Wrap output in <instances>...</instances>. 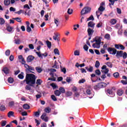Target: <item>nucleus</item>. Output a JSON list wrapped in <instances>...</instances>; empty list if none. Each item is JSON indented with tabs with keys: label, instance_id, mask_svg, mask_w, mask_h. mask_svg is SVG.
Masks as SVG:
<instances>
[{
	"label": "nucleus",
	"instance_id": "423d86ee",
	"mask_svg": "<svg viewBox=\"0 0 127 127\" xmlns=\"http://www.w3.org/2000/svg\"><path fill=\"white\" fill-rule=\"evenodd\" d=\"M115 47L116 49H119V50H125V47L122 44H115Z\"/></svg>",
	"mask_w": 127,
	"mask_h": 127
},
{
	"label": "nucleus",
	"instance_id": "c85d7f7f",
	"mask_svg": "<svg viewBox=\"0 0 127 127\" xmlns=\"http://www.w3.org/2000/svg\"><path fill=\"white\" fill-rule=\"evenodd\" d=\"M18 78H19V79H21V80H22L24 78V75H23V72H21V74H19L18 75Z\"/></svg>",
	"mask_w": 127,
	"mask_h": 127
},
{
	"label": "nucleus",
	"instance_id": "cd10ccee",
	"mask_svg": "<svg viewBox=\"0 0 127 127\" xmlns=\"http://www.w3.org/2000/svg\"><path fill=\"white\" fill-rule=\"evenodd\" d=\"M45 112L47 114H49L50 112H51V108H50V107H46L45 109Z\"/></svg>",
	"mask_w": 127,
	"mask_h": 127
},
{
	"label": "nucleus",
	"instance_id": "6e6d98bb",
	"mask_svg": "<svg viewBox=\"0 0 127 127\" xmlns=\"http://www.w3.org/2000/svg\"><path fill=\"white\" fill-rule=\"evenodd\" d=\"M67 13L68 14H72V13H73V9H70V8H68L67 10Z\"/></svg>",
	"mask_w": 127,
	"mask_h": 127
},
{
	"label": "nucleus",
	"instance_id": "bb28decb",
	"mask_svg": "<svg viewBox=\"0 0 127 127\" xmlns=\"http://www.w3.org/2000/svg\"><path fill=\"white\" fill-rule=\"evenodd\" d=\"M12 29H13V27H11L10 26H8L6 28V30L8 32H11V31H12Z\"/></svg>",
	"mask_w": 127,
	"mask_h": 127
},
{
	"label": "nucleus",
	"instance_id": "393cba45",
	"mask_svg": "<svg viewBox=\"0 0 127 127\" xmlns=\"http://www.w3.org/2000/svg\"><path fill=\"white\" fill-rule=\"evenodd\" d=\"M23 108L25 110H29V109H30V106L28 104H24L23 105Z\"/></svg>",
	"mask_w": 127,
	"mask_h": 127
},
{
	"label": "nucleus",
	"instance_id": "8fccbe9b",
	"mask_svg": "<svg viewBox=\"0 0 127 127\" xmlns=\"http://www.w3.org/2000/svg\"><path fill=\"white\" fill-rule=\"evenodd\" d=\"M48 80L49 81H53L54 82H55V81H56V77H49Z\"/></svg>",
	"mask_w": 127,
	"mask_h": 127
},
{
	"label": "nucleus",
	"instance_id": "f704fd0d",
	"mask_svg": "<svg viewBox=\"0 0 127 127\" xmlns=\"http://www.w3.org/2000/svg\"><path fill=\"white\" fill-rule=\"evenodd\" d=\"M12 19L16 20L17 22H21V18L19 17L12 18Z\"/></svg>",
	"mask_w": 127,
	"mask_h": 127
},
{
	"label": "nucleus",
	"instance_id": "1a4fd4ad",
	"mask_svg": "<svg viewBox=\"0 0 127 127\" xmlns=\"http://www.w3.org/2000/svg\"><path fill=\"white\" fill-rule=\"evenodd\" d=\"M46 116V113H44L41 116V119L42 120H44V121L46 122H48V120H49V118H48V117H46L45 116Z\"/></svg>",
	"mask_w": 127,
	"mask_h": 127
},
{
	"label": "nucleus",
	"instance_id": "6e6552de",
	"mask_svg": "<svg viewBox=\"0 0 127 127\" xmlns=\"http://www.w3.org/2000/svg\"><path fill=\"white\" fill-rule=\"evenodd\" d=\"M123 54H124V51H117L116 57H117V58H119V57H123Z\"/></svg>",
	"mask_w": 127,
	"mask_h": 127
},
{
	"label": "nucleus",
	"instance_id": "c756f323",
	"mask_svg": "<svg viewBox=\"0 0 127 127\" xmlns=\"http://www.w3.org/2000/svg\"><path fill=\"white\" fill-rule=\"evenodd\" d=\"M46 43L47 45V47L48 48H51V46H52V44H51V42L48 40L46 41Z\"/></svg>",
	"mask_w": 127,
	"mask_h": 127
},
{
	"label": "nucleus",
	"instance_id": "7ed1b4c3",
	"mask_svg": "<svg viewBox=\"0 0 127 127\" xmlns=\"http://www.w3.org/2000/svg\"><path fill=\"white\" fill-rule=\"evenodd\" d=\"M107 83L105 82H100L98 83L97 85L94 86V90H99L101 88H104V87H107Z\"/></svg>",
	"mask_w": 127,
	"mask_h": 127
},
{
	"label": "nucleus",
	"instance_id": "680f3d73",
	"mask_svg": "<svg viewBox=\"0 0 127 127\" xmlns=\"http://www.w3.org/2000/svg\"><path fill=\"white\" fill-rule=\"evenodd\" d=\"M83 49H84L85 51H88V49H89V47H88L87 45H85L83 46Z\"/></svg>",
	"mask_w": 127,
	"mask_h": 127
},
{
	"label": "nucleus",
	"instance_id": "69168bd1",
	"mask_svg": "<svg viewBox=\"0 0 127 127\" xmlns=\"http://www.w3.org/2000/svg\"><path fill=\"white\" fill-rule=\"evenodd\" d=\"M54 22H55V24H56V26L58 27V25L59 24V22H60L59 21V20L56 19H55Z\"/></svg>",
	"mask_w": 127,
	"mask_h": 127
},
{
	"label": "nucleus",
	"instance_id": "de8ad7c7",
	"mask_svg": "<svg viewBox=\"0 0 127 127\" xmlns=\"http://www.w3.org/2000/svg\"><path fill=\"white\" fill-rule=\"evenodd\" d=\"M95 74L96 75L100 76V75H101V71H100V69H96L95 70Z\"/></svg>",
	"mask_w": 127,
	"mask_h": 127
},
{
	"label": "nucleus",
	"instance_id": "b1692460",
	"mask_svg": "<svg viewBox=\"0 0 127 127\" xmlns=\"http://www.w3.org/2000/svg\"><path fill=\"white\" fill-rule=\"evenodd\" d=\"M54 52L56 55H60V52H59V50L58 49L56 48L54 50Z\"/></svg>",
	"mask_w": 127,
	"mask_h": 127
},
{
	"label": "nucleus",
	"instance_id": "5fc2aeb1",
	"mask_svg": "<svg viewBox=\"0 0 127 127\" xmlns=\"http://www.w3.org/2000/svg\"><path fill=\"white\" fill-rule=\"evenodd\" d=\"M36 53L37 54V55H38V57H40V58H43V57H42V56L41 55V53L38 52H36Z\"/></svg>",
	"mask_w": 127,
	"mask_h": 127
},
{
	"label": "nucleus",
	"instance_id": "6ab92c4d",
	"mask_svg": "<svg viewBox=\"0 0 127 127\" xmlns=\"http://www.w3.org/2000/svg\"><path fill=\"white\" fill-rule=\"evenodd\" d=\"M59 90L61 94H64V93H65V89L64 88V87H60Z\"/></svg>",
	"mask_w": 127,
	"mask_h": 127
},
{
	"label": "nucleus",
	"instance_id": "5701e85b",
	"mask_svg": "<svg viewBox=\"0 0 127 127\" xmlns=\"http://www.w3.org/2000/svg\"><path fill=\"white\" fill-rule=\"evenodd\" d=\"M14 115V112L12 111H9L7 114L8 118H11V117H13Z\"/></svg>",
	"mask_w": 127,
	"mask_h": 127
},
{
	"label": "nucleus",
	"instance_id": "49530a36",
	"mask_svg": "<svg viewBox=\"0 0 127 127\" xmlns=\"http://www.w3.org/2000/svg\"><path fill=\"white\" fill-rule=\"evenodd\" d=\"M122 57H123V59H127V52L123 53V54L122 55Z\"/></svg>",
	"mask_w": 127,
	"mask_h": 127
},
{
	"label": "nucleus",
	"instance_id": "bf43d9fd",
	"mask_svg": "<svg viewBox=\"0 0 127 127\" xmlns=\"http://www.w3.org/2000/svg\"><path fill=\"white\" fill-rule=\"evenodd\" d=\"M13 106H14V102L13 101H11L9 102V107H12Z\"/></svg>",
	"mask_w": 127,
	"mask_h": 127
},
{
	"label": "nucleus",
	"instance_id": "9b49d317",
	"mask_svg": "<svg viewBox=\"0 0 127 127\" xmlns=\"http://www.w3.org/2000/svg\"><path fill=\"white\" fill-rule=\"evenodd\" d=\"M34 60V57L32 55H30L27 58V62L29 63L31 62V61H33Z\"/></svg>",
	"mask_w": 127,
	"mask_h": 127
},
{
	"label": "nucleus",
	"instance_id": "13d9d810",
	"mask_svg": "<svg viewBox=\"0 0 127 127\" xmlns=\"http://www.w3.org/2000/svg\"><path fill=\"white\" fill-rule=\"evenodd\" d=\"M86 94H87V95H89V96H91V94H92V91L90 89H87L86 90Z\"/></svg>",
	"mask_w": 127,
	"mask_h": 127
},
{
	"label": "nucleus",
	"instance_id": "f3484780",
	"mask_svg": "<svg viewBox=\"0 0 127 127\" xmlns=\"http://www.w3.org/2000/svg\"><path fill=\"white\" fill-rule=\"evenodd\" d=\"M4 4L5 6H8L10 4V0H4Z\"/></svg>",
	"mask_w": 127,
	"mask_h": 127
},
{
	"label": "nucleus",
	"instance_id": "603ef678",
	"mask_svg": "<svg viewBox=\"0 0 127 127\" xmlns=\"http://www.w3.org/2000/svg\"><path fill=\"white\" fill-rule=\"evenodd\" d=\"M61 68L62 72H63L64 73V74H65L66 73V68L63 67L62 68V66L61 65Z\"/></svg>",
	"mask_w": 127,
	"mask_h": 127
},
{
	"label": "nucleus",
	"instance_id": "412c9836",
	"mask_svg": "<svg viewBox=\"0 0 127 127\" xmlns=\"http://www.w3.org/2000/svg\"><path fill=\"white\" fill-rule=\"evenodd\" d=\"M123 94H124V90L122 89H119L117 91V95L119 96H123Z\"/></svg>",
	"mask_w": 127,
	"mask_h": 127
},
{
	"label": "nucleus",
	"instance_id": "864d4df0",
	"mask_svg": "<svg viewBox=\"0 0 127 127\" xmlns=\"http://www.w3.org/2000/svg\"><path fill=\"white\" fill-rule=\"evenodd\" d=\"M86 82V80L85 79H82L79 80L78 83L79 84H83V83H85Z\"/></svg>",
	"mask_w": 127,
	"mask_h": 127
},
{
	"label": "nucleus",
	"instance_id": "e2e57ef3",
	"mask_svg": "<svg viewBox=\"0 0 127 127\" xmlns=\"http://www.w3.org/2000/svg\"><path fill=\"white\" fill-rule=\"evenodd\" d=\"M35 121L36 124H37L36 126L38 127L39 126V125H40V122L37 119H35Z\"/></svg>",
	"mask_w": 127,
	"mask_h": 127
},
{
	"label": "nucleus",
	"instance_id": "0eeeda50",
	"mask_svg": "<svg viewBox=\"0 0 127 127\" xmlns=\"http://www.w3.org/2000/svg\"><path fill=\"white\" fill-rule=\"evenodd\" d=\"M102 70H101L102 73H104V74H108L110 70L109 68H107V66L106 65H104L101 67Z\"/></svg>",
	"mask_w": 127,
	"mask_h": 127
},
{
	"label": "nucleus",
	"instance_id": "9d476101",
	"mask_svg": "<svg viewBox=\"0 0 127 127\" xmlns=\"http://www.w3.org/2000/svg\"><path fill=\"white\" fill-rule=\"evenodd\" d=\"M55 35L53 36V39L54 40H57L58 42L60 41V37H59V34L57 33V34L55 33Z\"/></svg>",
	"mask_w": 127,
	"mask_h": 127
},
{
	"label": "nucleus",
	"instance_id": "2f4dec72",
	"mask_svg": "<svg viewBox=\"0 0 127 127\" xmlns=\"http://www.w3.org/2000/svg\"><path fill=\"white\" fill-rule=\"evenodd\" d=\"M36 84L40 86V85H41V84H42V80L40 79H37Z\"/></svg>",
	"mask_w": 127,
	"mask_h": 127
},
{
	"label": "nucleus",
	"instance_id": "f257e3e1",
	"mask_svg": "<svg viewBox=\"0 0 127 127\" xmlns=\"http://www.w3.org/2000/svg\"><path fill=\"white\" fill-rule=\"evenodd\" d=\"M26 84H30V85H34L36 82V76L32 73H27L26 75L25 79L21 82V84L25 83Z\"/></svg>",
	"mask_w": 127,
	"mask_h": 127
},
{
	"label": "nucleus",
	"instance_id": "338daca9",
	"mask_svg": "<svg viewBox=\"0 0 127 127\" xmlns=\"http://www.w3.org/2000/svg\"><path fill=\"white\" fill-rule=\"evenodd\" d=\"M9 59L10 61H13V60H14V57L13 55H10Z\"/></svg>",
	"mask_w": 127,
	"mask_h": 127
},
{
	"label": "nucleus",
	"instance_id": "c03bdc74",
	"mask_svg": "<svg viewBox=\"0 0 127 127\" xmlns=\"http://www.w3.org/2000/svg\"><path fill=\"white\" fill-rule=\"evenodd\" d=\"M4 19L2 18H0V25H2V24H4Z\"/></svg>",
	"mask_w": 127,
	"mask_h": 127
},
{
	"label": "nucleus",
	"instance_id": "ea45409f",
	"mask_svg": "<svg viewBox=\"0 0 127 127\" xmlns=\"http://www.w3.org/2000/svg\"><path fill=\"white\" fill-rule=\"evenodd\" d=\"M74 55L75 56H79V55H80V52L78 50L75 51L74 52Z\"/></svg>",
	"mask_w": 127,
	"mask_h": 127
},
{
	"label": "nucleus",
	"instance_id": "39448f33",
	"mask_svg": "<svg viewBox=\"0 0 127 127\" xmlns=\"http://www.w3.org/2000/svg\"><path fill=\"white\" fill-rule=\"evenodd\" d=\"M107 50L108 52H109L110 54H111L112 55H116L117 54V50L115 48L109 47Z\"/></svg>",
	"mask_w": 127,
	"mask_h": 127
},
{
	"label": "nucleus",
	"instance_id": "72a5a7b5",
	"mask_svg": "<svg viewBox=\"0 0 127 127\" xmlns=\"http://www.w3.org/2000/svg\"><path fill=\"white\" fill-rule=\"evenodd\" d=\"M5 110V106L4 105H2L0 106V111L1 112H3Z\"/></svg>",
	"mask_w": 127,
	"mask_h": 127
},
{
	"label": "nucleus",
	"instance_id": "a18cd8bd",
	"mask_svg": "<svg viewBox=\"0 0 127 127\" xmlns=\"http://www.w3.org/2000/svg\"><path fill=\"white\" fill-rule=\"evenodd\" d=\"M8 82L10 83H13V78L12 77H9L8 78Z\"/></svg>",
	"mask_w": 127,
	"mask_h": 127
},
{
	"label": "nucleus",
	"instance_id": "aec40b11",
	"mask_svg": "<svg viewBox=\"0 0 127 127\" xmlns=\"http://www.w3.org/2000/svg\"><path fill=\"white\" fill-rule=\"evenodd\" d=\"M35 69H36V71H37V72L38 73H41V72H42V68H41V67H40V66L36 67Z\"/></svg>",
	"mask_w": 127,
	"mask_h": 127
},
{
	"label": "nucleus",
	"instance_id": "a211bd4d",
	"mask_svg": "<svg viewBox=\"0 0 127 127\" xmlns=\"http://www.w3.org/2000/svg\"><path fill=\"white\" fill-rule=\"evenodd\" d=\"M117 22L118 21L116 19H111L110 21V23L112 25H115V24H116Z\"/></svg>",
	"mask_w": 127,
	"mask_h": 127
},
{
	"label": "nucleus",
	"instance_id": "e433bc0d",
	"mask_svg": "<svg viewBox=\"0 0 127 127\" xmlns=\"http://www.w3.org/2000/svg\"><path fill=\"white\" fill-rule=\"evenodd\" d=\"M89 20H95V18L93 15H91L88 18H87V21H89Z\"/></svg>",
	"mask_w": 127,
	"mask_h": 127
},
{
	"label": "nucleus",
	"instance_id": "0e129e2a",
	"mask_svg": "<svg viewBox=\"0 0 127 127\" xmlns=\"http://www.w3.org/2000/svg\"><path fill=\"white\" fill-rule=\"evenodd\" d=\"M121 83L123 84V85H127V79L126 80H121Z\"/></svg>",
	"mask_w": 127,
	"mask_h": 127
},
{
	"label": "nucleus",
	"instance_id": "2eb2a0df",
	"mask_svg": "<svg viewBox=\"0 0 127 127\" xmlns=\"http://www.w3.org/2000/svg\"><path fill=\"white\" fill-rule=\"evenodd\" d=\"M93 66L89 65V67H88L87 66L85 67L86 70L88 71V72H89L90 73H92L93 72Z\"/></svg>",
	"mask_w": 127,
	"mask_h": 127
},
{
	"label": "nucleus",
	"instance_id": "f8f14e48",
	"mask_svg": "<svg viewBox=\"0 0 127 127\" xmlns=\"http://www.w3.org/2000/svg\"><path fill=\"white\" fill-rule=\"evenodd\" d=\"M87 33L88 36H92V34L94 33V30H92V29L89 28L87 29Z\"/></svg>",
	"mask_w": 127,
	"mask_h": 127
},
{
	"label": "nucleus",
	"instance_id": "052dcab7",
	"mask_svg": "<svg viewBox=\"0 0 127 127\" xmlns=\"http://www.w3.org/2000/svg\"><path fill=\"white\" fill-rule=\"evenodd\" d=\"M5 125H6V122L5 121H2L1 124V127H4Z\"/></svg>",
	"mask_w": 127,
	"mask_h": 127
},
{
	"label": "nucleus",
	"instance_id": "37998d69",
	"mask_svg": "<svg viewBox=\"0 0 127 127\" xmlns=\"http://www.w3.org/2000/svg\"><path fill=\"white\" fill-rule=\"evenodd\" d=\"M105 10V7L103 6H100L98 8V11H104Z\"/></svg>",
	"mask_w": 127,
	"mask_h": 127
},
{
	"label": "nucleus",
	"instance_id": "79ce46f5",
	"mask_svg": "<svg viewBox=\"0 0 127 127\" xmlns=\"http://www.w3.org/2000/svg\"><path fill=\"white\" fill-rule=\"evenodd\" d=\"M5 55L6 56H9V55H10V51L9 50H7L5 52Z\"/></svg>",
	"mask_w": 127,
	"mask_h": 127
},
{
	"label": "nucleus",
	"instance_id": "a19ab883",
	"mask_svg": "<svg viewBox=\"0 0 127 127\" xmlns=\"http://www.w3.org/2000/svg\"><path fill=\"white\" fill-rule=\"evenodd\" d=\"M106 64L108 67H109V68L113 67V64H112V63L107 62Z\"/></svg>",
	"mask_w": 127,
	"mask_h": 127
},
{
	"label": "nucleus",
	"instance_id": "dca6fc26",
	"mask_svg": "<svg viewBox=\"0 0 127 127\" xmlns=\"http://www.w3.org/2000/svg\"><path fill=\"white\" fill-rule=\"evenodd\" d=\"M2 71L6 74H9V69L8 67H4L2 69Z\"/></svg>",
	"mask_w": 127,
	"mask_h": 127
},
{
	"label": "nucleus",
	"instance_id": "ddd939ff",
	"mask_svg": "<svg viewBox=\"0 0 127 127\" xmlns=\"http://www.w3.org/2000/svg\"><path fill=\"white\" fill-rule=\"evenodd\" d=\"M30 84H27V85H26L25 87V90H26L27 91H30V90H31V87L33 86V84H32L31 85H30Z\"/></svg>",
	"mask_w": 127,
	"mask_h": 127
},
{
	"label": "nucleus",
	"instance_id": "4be33fe9",
	"mask_svg": "<svg viewBox=\"0 0 127 127\" xmlns=\"http://www.w3.org/2000/svg\"><path fill=\"white\" fill-rule=\"evenodd\" d=\"M50 85L54 90L55 89H58V86H57V85L56 83H51Z\"/></svg>",
	"mask_w": 127,
	"mask_h": 127
},
{
	"label": "nucleus",
	"instance_id": "774afa93",
	"mask_svg": "<svg viewBox=\"0 0 127 127\" xmlns=\"http://www.w3.org/2000/svg\"><path fill=\"white\" fill-rule=\"evenodd\" d=\"M29 48H30V49H34V46H33L32 44H29Z\"/></svg>",
	"mask_w": 127,
	"mask_h": 127
},
{
	"label": "nucleus",
	"instance_id": "4d7b16f0",
	"mask_svg": "<svg viewBox=\"0 0 127 127\" xmlns=\"http://www.w3.org/2000/svg\"><path fill=\"white\" fill-rule=\"evenodd\" d=\"M66 95H67V97H71L72 96V92L70 91H67L66 93Z\"/></svg>",
	"mask_w": 127,
	"mask_h": 127
},
{
	"label": "nucleus",
	"instance_id": "4468645a",
	"mask_svg": "<svg viewBox=\"0 0 127 127\" xmlns=\"http://www.w3.org/2000/svg\"><path fill=\"white\" fill-rule=\"evenodd\" d=\"M88 27H91V28H94L95 27V23L93 21H90L88 23Z\"/></svg>",
	"mask_w": 127,
	"mask_h": 127
},
{
	"label": "nucleus",
	"instance_id": "473e14b6",
	"mask_svg": "<svg viewBox=\"0 0 127 127\" xmlns=\"http://www.w3.org/2000/svg\"><path fill=\"white\" fill-rule=\"evenodd\" d=\"M95 42H96V45L100 46L101 45V40L98 39V40H95Z\"/></svg>",
	"mask_w": 127,
	"mask_h": 127
},
{
	"label": "nucleus",
	"instance_id": "20e7f679",
	"mask_svg": "<svg viewBox=\"0 0 127 127\" xmlns=\"http://www.w3.org/2000/svg\"><path fill=\"white\" fill-rule=\"evenodd\" d=\"M25 68H26L25 71L26 73H33L34 72L32 71H34V67L28 65L27 64H25Z\"/></svg>",
	"mask_w": 127,
	"mask_h": 127
},
{
	"label": "nucleus",
	"instance_id": "c9c22d12",
	"mask_svg": "<svg viewBox=\"0 0 127 127\" xmlns=\"http://www.w3.org/2000/svg\"><path fill=\"white\" fill-rule=\"evenodd\" d=\"M95 66L97 68L100 67V62H99V61H96Z\"/></svg>",
	"mask_w": 127,
	"mask_h": 127
},
{
	"label": "nucleus",
	"instance_id": "3c124183",
	"mask_svg": "<svg viewBox=\"0 0 127 127\" xmlns=\"http://www.w3.org/2000/svg\"><path fill=\"white\" fill-rule=\"evenodd\" d=\"M113 76L115 78H118L120 76V73L119 72H115L113 74Z\"/></svg>",
	"mask_w": 127,
	"mask_h": 127
},
{
	"label": "nucleus",
	"instance_id": "4c0bfd02",
	"mask_svg": "<svg viewBox=\"0 0 127 127\" xmlns=\"http://www.w3.org/2000/svg\"><path fill=\"white\" fill-rule=\"evenodd\" d=\"M51 98L54 102H56V101H57V98H56V97L54 95H52Z\"/></svg>",
	"mask_w": 127,
	"mask_h": 127
},
{
	"label": "nucleus",
	"instance_id": "09e8293b",
	"mask_svg": "<svg viewBox=\"0 0 127 127\" xmlns=\"http://www.w3.org/2000/svg\"><path fill=\"white\" fill-rule=\"evenodd\" d=\"M109 1L111 3H109V5L110 6L111 8H112V6L111 5H114V3H115V1H114V0H109Z\"/></svg>",
	"mask_w": 127,
	"mask_h": 127
},
{
	"label": "nucleus",
	"instance_id": "a878e982",
	"mask_svg": "<svg viewBox=\"0 0 127 127\" xmlns=\"http://www.w3.org/2000/svg\"><path fill=\"white\" fill-rule=\"evenodd\" d=\"M54 94L55 96H57L58 97H59V96L61 95V93H60L59 90H56V91H55Z\"/></svg>",
	"mask_w": 127,
	"mask_h": 127
},
{
	"label": "nucleus",
	"instance_id": "7c9ffc66",
	"mask_svg": "<svg viewBox=\"0 0 127 127\" xmlns=\"http://www.w3.org/2000/svg\"><path fill=\"white\" fill-rule=\"evenodd\" d=\"M104 38L107 39V40H110L111 39V36L109 34H106L104 36Z\"/></svg>",
	"mask_w": 127,
	"mask_h": 127
},
{
	"label": "nucleus",
	"instance_id": "58836bf2",
	"mask_svg": "<svg viewBox=\"0 0 127 127\" xmlns=\"http://www.w3.org/2000/svg\"><path fill=\"white\" fill-rule=\"evenodd\" d=\"M35 117H38L40 115V111L38 110L37 112L34 113Z\"/></svg>",
	"mask_w": 127,
	"mask_h": 127
},
{
	"label": "nucleus",
	"instance_id": "f03ea898",
	"mask_svg": "<svg viewBox=\"0 0 127 127\" xmlns=\"http://www.w3.org/2000/svg\"><path fill=\"white\" fill-rule=\"evenodd\" d=\"M92 8L89 6L84 7L81 11V15H84V14H87V13H90Z\"/></svg>",
	"mask_w": 127,
	"mask_h": 127
}]
</instances>
